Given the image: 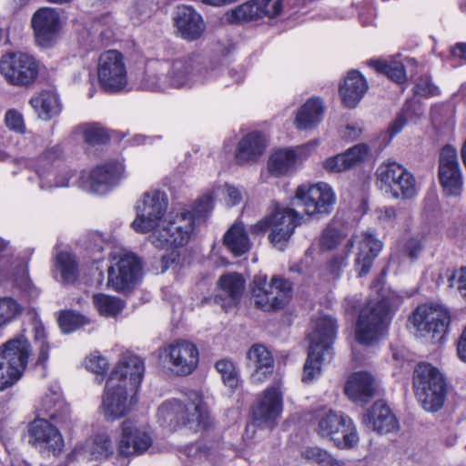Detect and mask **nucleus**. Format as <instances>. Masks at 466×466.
Instances as JSON below:
<instances>
[{
  "instance_id": "nucleus-31",
  "label": "nucleus",
  "mask_w": 466,
  "mask_h": 466,
  "mask_svg": "<svg viewBox=\"0 0 466 466\" xmlns=\"http://www.w3.org/2000/svg\"><path fill=\"white\" fill-rule=\"evenodd\" d=\"M366 427L379 433H389L398 426L396 417L382 400L376 401L362 418Z\"/></svg>"
},
{
  "instance_id": "nucleus-25",
  "label": "nucleus",
  "mask_w": 466,
  "mask_h": 466,
  "mask_svg": "<svg viewBox=\"0 0 466 466\" xmlns=\"http://www.w3.org/2000/svg\"><path fill=\"white\" fill-rule=\"evenodd\" d=\"M152 438L146 431L137 428L131 421L122 423V434L118 442V452L127 457L144 453L151 447Z\"/></svg>"
},
{
  "instance_id": "nucleus-2",
  "label": "nucleus",
  "mask_w": 466,
  "mask_h": 466,
  "mask_svg": "<svg viewBox=\"0 0 466 466\" xmlns=\"http://www.w3.org/2000/svg\"><path fill=\"white\" fill-rule=\"evenodd\" d=\"M338 325L335 319L329 316L319 318L313 330L309 334V348L303 367L302 381L311 383L321 374V364L325 354H331Z\"/></svg>"
},
{
  "instance_id": "nucleus-5",
  "label": "nucleus",
  "mask_w": 466,
  "mask_h": 466,
  "mask_svg": "<svg viewBox=\"0 0 466 466\" xmlns=\"http://www.w3.org/2000/svg\"><path fill=\"white\" fill-rule=\"evenodd\" d=\"M29 357L28 341L11 339L0 348V390L13 386L22 376Z\"/></svg>"
},
{
  "instance_id": "nucleus-32",
  "label": "nucleus",
  "mask_w": 466,
  "mask_h": 466,
  "mask_svg": "<svg viewBox=\"0 0 466 466\" xmlns=\"http://www.w3.org/2000/svg\"><path fill=\"white\" fill-rule=\"evenodd\" d=\"M102 407L105 418L107 420H115L124 417L129 410L127 387L119 385L109 389L107 380Z\"/></svg>"
},
{
  "instance_id": "nucleus-11",
  "label": "nucleus",
  "mask_w": 466,
  "mask_h": 466,
  "mask_svg": "<svg viewBox=\"0 0 466 466\" xmlns=\"http://www.w3.org/2000/svg\"><path fill=\"white\" fill-rule=\"evenodd\" d=\"M97 77L101 87L110 93L123 90L127 84L123 55L116 50H107L98 58Z\"/></svg>"
},
{
  "instance_id": "nucleus-1",
  "label": "nucleus",
  "mask_w": 466,
  "mask_h": 466,
  "mask_svg": "<svg viewBox=\"0 0 466 466\" xmlns=\"http://www.w3.org/2000/svg\"><path fill=\"white\" fill-rule=\"evenodd\" d=\"M187 400V405L177 400L164 401L157 409L158 422L171 431L182 426L193 431L208 428L210 418L202 395L198 391H190Z\"/></svg>"
},
{
  "instance_id": "nucleus-10",
  "label": "nucleus",
  "mask_w": 466,
  "mask_h": 466,
  "mask_svg": "<svg viewBox=\"0 0 466 466\" xmlns=\"http://www.w3.org/2000/svg\"><path fill=\"white\" fill-rule=\"evenodd\" d=\"M193 218L188 213L177 214L174 219L164 221L150 235V242L157 248L184 246L193 232Z\"/></svg>"
},
{
  "instance_id": "nucleus-3",
  "label": "nucleus",
  "mask_w": 466,
  "mask_h": 466,
  "mask_svg": "<svg viewBox=\"0 0 466 466\" xmlns=\"http://www.w3.org/2000/svg\"><path fill=\"white\" fill-rule=\"evenodd\" d=\"M413 389L425 410L436 412L442 408L447 396V382L438 368L427 362L419 363L413 371Z\"/></svg>"
},
{
  "instance_id": "nucleus-16",
  "label": "nucleus",
  "mask_w": 466,
  "mask_h": 466,
  "mask_svg": "<svg viewBox=\"0 0 466 466\" xmlns=\"http://www.w3.org/2000/svg\"><path fill=\"white\" fill-rule=\"evenodd\" d=\"M410 320L422 335H430L431 339L441 341L448 330L451 316L443 308L420 306L412 313Z\"/></svg>"
},
{
  "instance_id": "nucleus-54",
  "label": "nucleus",
  "mask_w": 466,
  "mask_h": 466,
  "mask_svg": "<svg viewBox=\"0 0 466 466\" xmlns=\"http://www.w3.org/2000/svg\"><path fill=\"white\" fill-rule=\"evenodd\" d=\"M217 370L221 374L224 383L231 389L238 385V374L234 363L227 359L220 360L216 363Z\"/></svg>"
},
{
  "instance_id": "nucleus-24",
  "label": "nucleus",
  "mask_w": 466,
  "mask_h": 466,
  "mask_svg": "<svg viewBox=\"0 0 466 466\" xmlns=\"http://www.w3.org/2000/svg\"><path fill=\"white\" fill-rule=\"evenodd\" d=\"M32 26L37 43L44 47L49 46L60 28L57 11L51 7L38 9L32 17Z\"/></svg>"
},
{
  "instance_id": "nucleus-17",
  "label": "nucleus",
  "mask_w": 466,
  "mask_h": 466,
  "mask_svg": "<svg viewBox=\"0 0 466 466\" xmlns=\"http://www.w3.org/2000/svg\"><path fill=\"white\" fill-rule=\"evenodd\" d=\"M438 177L443 193L457 197L462 192L463 178L456 149L446 145L439 156Z\"/></svg>"
},
{
  "instance_id": "nucleus-34",
  "label": "nucleus",
  "mask_w": 466,
  "mask_h": 466,
  "mask_svg": "<svg viewBox=\"0 0 466 466\" xmlns=\"http://www.w3.org/2000/svg\"><path fill=\"white\" fill-rule=\"evenodd\" d=\"M266 147V138L261 133H248L237 145L236 161L239 165L256 162L265 152Z\"/></svg>"
},
{
  "instance_id": "nucleus-47",
  "label": "nucleus",
  "mask_w": 466,
  "mask_h": 466,
  "mask_svg": "<svg viewBox=\"0 0 466 466\" xmlns=\"http://www.w3.org/2000/svg\"><path fill=\"white\" fill-rule=\"evenodd\" d=\"M93 302L99 313L106 317H115L124 308L120 299L106 294H95Z\"/></svg>"
},
{
  "instance_id": "nucleus-7",
  "label": "nucleus",
  "mask_w": 466,
  "mask_h": 466,
  "mask_svg": "<svg viewBox=\"0 0 466 466\" xmlns=\"http://www.w3.org/2000/svg\"><path fill=\"white\" fill-rule=\"evenodd\" d=\"M390 322V305L386 299L368 303L360 312L356 338L361 344L377 340Z\"/></svg>"
},
{
  "instance_id": "nucleus-48",
  "label": "nucleus",
  "mask_w": 466,
  "mask_h": 466,
  "mask_svg": "<svg viewBox=\"0 0 466 466\" xmlns=\"http://www.w3.org/2000/svg\"><path fill=\"white\" fill-rule=\"evenodd\" d=\"M405 167L396 162H384L380 164L375 173L377 180L380 182L387 189L403 174Z\"/></svg>"
},
{
  "instance_id": "nucleus-63",
  "label": "nucleus",
  "mask_w": 466,
  "mask_h": 466,
  "mask_svg": "<svg viewBox=\"0 0 466 466\" xmlns=\"http://www.w3.org/2000/svg\"><path fill=\"white\" fill-rule=\"evenodd\" d=\"M323 167L329 172H342L349 169L342 154L326 159Z\"/></svg>"
},
{
  "instance_id": "nucleus-56",
  "label": "nucleus",
  "mask_w": 466,
  "mask_h": 466,
  "mask_svg": "<svg viewBox=\"0 0 466 466\" xmlns=\"http://www.w3.org/2000/svg\"><path fill=\"white\" fill-rule=\"evenodd\" d=\"M212 198L209 196H204L197 200L193 208V211H187L193 218V222L196 218H204L212 210Z\"/></svg>"
},
{
  "instance_id": "nucleus-61",
  "label": "nucleus",
  "mask_w": 466,
  "mask_h": 466,
  "mask_svg": "<svg viewBox=\"0 0 466 466\" xmlns=\"http://www.w3.org/2000/svg\"><path fill=\"white\" fill-rule=\"evenodd\" d=\"M144 85L147 88L153 91H164L170 86L168 85V78L166 76H158L155 74H147Z\"/></svg>"
},
{
  "instance_id": "nucleus-57",
  "label": "nucleus",
  "mask_w": 466,
  "mask_h": 466,
  "mask_svg": "<svg viewBox=\"0 0 466 466\" xmlns=\"http://www.w3.org/2000/svg\"><path fill=\"white\" fill-rule=\"evenodd\" d=\"M5 122L6 127L19 134L25 132V126L21 113L15 109H10L5 113Z\"/></svg>"
},
{
  "instance_id": "nucleus-14",
  "label": "nucleus",
  "mask_w": 466,
  "mask_h": 466,
  "mask_svg": "<svg viewBox=\"0 0 466 466\" xmlns=\"http://www.w3.org/2000/svg\"><path fill=\"white\" fill-rule=\"evenodd\" d=\"M295 197L310 217L329 214L336 202L332 188L324 182L299 186Z\"/></svg>"
},
{
  "instance_id": "nucleus-8",
  "label": "nucleus",
  "mask_w": 466,
  "mask_h": 466,
  "mask_svg": "<svg viewBox=\"0 0 466 466\" xmlns=\"http://www.w3.org/2000/svg\"><path fill=\"white\" fill-rule=\"evenodd\" d=\"M63 151L60 146L45 150L39 157L35 172L41 189L67 187L74 176L73 171L63 164Z\"/></svg>"
},
{
  "instance_id": "nucleus-59",
  "label": "nucleus",
  "mask_w": 466,
  "mask_h": 466,
  "mask_svg": "<svg viewBox=\"0 0 466 466\" xmlns=\"http://www.w3.org/2000/svg\"><path fill=\"white\" fill-rule=\"evenodd\" d=\"M35 339L39 344L38 362L43 363L48 359L49 346L46 341V332L42 324H36L35 326Z\"/></svg>"
},
{
  "instance_id": "nucleus-18",
  "label": "nucleus",
  "mask_w": 466,
  "mask_h": 466,
  "mask_svg": "<svg viewBox=\"0 0 466 466\" xmlns=\"http://www.w3.org/2000/svg\"><path fill=\"white\" fill-rule=\"evenodd\" d=\"M142 277V264L134 254L123 255L108 268L107 285L117 292L132 289Z\"/></svg>"
},
{
  "instance_id": "nucleus-26",
  "label": "nucleus",
  "mask_w": 466,
  "mask_h": 466,
  "mask_svg": "<svg viewBox=\"0 0 466 466\" xmlns=\"http://www.w3.org/2000/svg\"><path fill=\"white\" fill-rule=\"evenodd\" d=\"M302 216L295 209L274 204L272 210L258 223L250 228L253 234L262 233L269 228V227H279L285 228L286 227L292 230L300 225Z\"/></svg>"
},
{
  "instance_id": "nucleus-35",
  "label": "nucleus",
  "mask_w": 466,
  "mask_h": 466,
  "mask_svg": "<svg viewBox=\"0 0 466 466\" xmlns=\"http://www.w3.org/2000/svg\"><path fill=\"white\" fill-rule=\"evenodd\" d=\"M368 90V83L358 70H351L339 86V94L343 104L349 107H355Z\"/></svg>"
},
{
  "instance_id": "nucleus-52",
  "label": "nucleus",
  "mask_w": 466,
  "mask_h": 466,
  "mask_svg": "<svg viewBox=\"0 0 466 466\" xmlns=\"http://www.w3.org/2000/svg\"><path fill=\"white\" fill-rule=\"evenodd\" d=\"M58 323L64 333H69L85 325L86 321L84 316L71 310H66L60 313Z\"/></svg>"
},
{
  "instance_id": "nucleus-42",
  "label": "nucleus",
  "mask_w": 466,
  "mask_h": 466,
  "mask_svg": "<svg viewBox=\"0 0 466 466\" xmlns=\"http://www.w3.org/2000/svg\"><path fill=\"white\" fill-rule=\"evenodd\" d=\"M31 106L38 113L40 118L48 120L59 115L61 104L56 94L49 91L42 92L30 99Z\"/></svg>"
},
{
  "instance_id": "nucleus-50",
  "label": "nucleus",
  "mask_w": 466,
  "mask_h": 466,
  "mask_svg": "<svg viewBox=\"0 0 466 466\" xmlns=\"http://www.w3.org/2000/svg\"><path fill=\"white\" fill-rule=\"evenodd\" d=\"M304 456L307 460L314 461L319 466H343L340 461L318 447L308 448L304 451Z\"/></svg>"
},
{
  "instance_id": "nucleus-9",
  "label": "nucleus",
  "mask_w": 466,
  "mask_h": 466,
  "mask_svg": "<svg viewBox=\"0 0 466 466\" xmlns=\"http://www.w3.org/2000/svg\"><path fill=\"white\" fill-rule=\"evenodd\" d=\"M136 208L137 218L132 222L133 228L138 233L155 230L167 212V196L158 190L146 192L143 198L137 201Z\"/></svg>"
},
{
  "instance_id": "nucleus-43",
  "label": "nucleus",
  "mask_w": 466,
  "mask_h": 466,
  "mask_svg": "<svg viewBox=\"0 0 466 466\" xmlns=\"http://www.w3.org/2000/svg\"><path fill=\"white\" fill-rule=\"evenodd\" d=\"M348 234L344 227L335 221L329 222L322 230L319 238V245L321 250H332L339 247L347 238Z\"/></svg>"
},
{
  "instance_id": "nucleus-46",
  "label": "nucleus",
  "mask_w": 466,
  "mask_h": 466,
  "mask_svg": "<svg viewBox=\"0 0 466 466\" xmlns=\"http://www.w3.org/2000/svg\"><path fill=\"white\" fill-rule=\"evenodd\" d=\"M370 65L396 83H402L406 78L405 67L400 61L371 60Z\"/></svg>"
},
{
  "instance_id": "nucleus-28",
  "label": "nucleus",
  "mask_w": 466,
  "mask_h": 466,
  "mask_svg": "<svg viewBox=\"0 0 466 466\" xmlns=\"http://www.w3.org/2000/svg\"><path fill=\"white\" fill-rule=\"evenodd\" d=\"M167 78H168V85L177 88L191 87L194 84L204 81L201 72L196 71V61L191 56L174 60Z\"/></svg>"
},
{
  "instance_id": "nucleus-30",
  "label": "nucleus",
  "mask_w": 466,
  "mask_h": 466,
  "mask_svg": "<svg viewBox=\"0 0 466 466\" xmlns=\"http://www.w3.org/2000/svg\"><path fill=\"white\" fill-rule=\"evenodd\" d=\"M37 411L39 416H46L49 420L58 424L67 425L70 422L69 407L58 390L50 389L45 394L37 408Z\"/></svg>"
},
{
  "instance_id": "nucleus-45",
  "label": "nucleus",
  "mask_w": 466,
  "mask_h": 466,
  "mask_svg": "<svg viewBox=\"0 0 466 466\" xmlns=\"http://www.w3.org/2000/svg\"><path fill=\"white\" fill-rule=\"evenodd\" d=\"M423 113L421 106L415 102H407L400 114L396 116L395 120L390 126L389 132L390 136H395L400 133L408 120L419 118Z\"/></svg>"
},
{
  "instance_id": "nucleus-38",
  "label": "nucleus",
  "mask_w": 466,
  "mask_h": 466,
  "mask_svg": "<svg viewBox=\"0 0 466 466\" xmlns=\"http://www.w3.org/2000/svg\"><path fill=\"white\" fill-rule=\"evenodd\" d=\"M54 276L64 285L74 283L78 278V265L73 254L61 251L55 257Z\"/></svg>"
},
{
  "instance_id": "nucleus-29",
  "label": "nucleus",
  "mask_w": 466,
  "mask_h": 466,
  "mask_svg": "<svg viewBox=\"0 0 466 466\" xmlns=\"http://www.w3.org/2000/svg\"><path fill=\"white\" fill-rule=\"evenodd\" d=\"M248 365L253 369L251 380L253 383L265 381L274 370V359L271 352L263 345L254 344L247 352Z\"/></svg>"
},
{
  "instance_id": "nucleus-44",
  "label": "nucleus",
  "mask_w": 466,
  "mask_h": 466,
  "mask_svg": "<svg viewBox=\"0 0 466 466\" xmlns=\"http://www.w3.org/2000/svg\"><path fill=\"white\" fill-rule=\"evenodd\" d=\"M388 189L395 198L411 199L418 194L415 177L406 168Z\"/></svg>"
},
{
  "instance_id": "nucleus-62",
  "label": "nucleus",
  "mask_w": 466,
  "mask_h": 466,
  "mask_svg": "<svg viewBox=\"0 0 466 466\" xmlns=\"http://www.w3.org/2000/svg\"><path fill=\"white\" fill-rule=\"evenodd\" d=\"M180 255L177 250H172L166 255H163L156 268L159 270L161 273L166 272L168 268L173 266H177L179 263Z\"/></svg>"
},
{
  "instance_id": "nucleus-22",
  "label": "nucleus",
  "mask_w": 466,
  "mask_h": 466,
  "mask_svg": "<svg viewBox=\"0 0 466 466\" xmlns=\"http://www.w3.org/2000/svg\"><path fill=\"white\" fill-rule=\"evenodd\" d=\"M29 442L40 449H46L58 454L64 448V440L57 430L47 419H36L29 424Z\"/></svg>"
},
{
  "instance_id": "nucleus-12",
  "label": "nucleus",
  "mask_w": 466,
  "mask_h": 466,
  "mask_svg": "<svg viewBox=\"0 0 466 466\" xmlns=\"http://www.w3.org/2000/svg\"><path fill=\"white\" fill-rule=\"evenodd\" d=\"M283 410V393L281 382L276 381L268 386L257 398L251 408L253 424L261 428H271Z\"/></svg>"
},
{
  "instance_id": "nucleus-13",
  "label": "nucleus",
  "mask_w": 466,
  "mask_h": 466,
  "mask_svg": "<svg viewBox=\"0 0 466 466\" xmlns=\"http://www.w3.org/2000/svg\"><path fill=\"white\" fill-rule=\"evenodd\" d=\"M318 433L323 438H330L340 448H351L359 441L352 420L333 411L319 418Z\"/></svg>"
},
{
  "instance_id": "nucleus-20",
  "label": "nucleus",
  "mask_w": 466,
  "mask_h": 466,
  "mask_svg": "<svg viewBox=\"0 0 466 466\" xmlns=\"http://www.w3.org/2000/svg\"><path fill=\"white\" fill-rule=\"evenodd\" d=\"M282 0H249L236 6L228 14V21L241 24L261 19L273 18L282 11Z\"/></svg>"
},
{
  "instance_id": "nucleus-49",
  "label": "nucleus",
  "mask_w": 466,
  "mask_h": 466,
  "mask_svg": "<svg viewBox=\"0 0 466 466\" xmlns=\"http://www.w3.org/2000/svg\"><path fill=\"white\" fill-rule=\"evenodd\" d=\"M79 128L83 131L85 141L90 145L105 144L109 140L106 129L96 123L86 124Z\"/></svg>"
},
{
  "instance_id": "nucleus-23",
  "label": "nucleus",
  "mask_w": 466,
  "mask_h": 466,
  "mask_svg": "<svg viewBox=\"0 0 466 466\" xmlns=\"http://www.w3.org/2000/svg\"><path fill=\"white\" fill-rule=\"evenodd\" d=\"M173 22L177 34L187 41L198 39L206 29L202 15L189 5L177 6Z\"/></svg>"
},
{
  "instance_id": "nucleus-41",
  "label": "nucleus",
  "mask_w": 466,
  "mask_h": 466,
  "mask_svg": "<svg viewBox=\"0 0 466 466\" xmlns=\"http://www.w3.org/2000/svg\"><path fill=\"white\" fill-rule=\"evenodd\" d=\"M297 156L292 149H279L268 161V168L275 177H282L295 169Z\"/></svg>"
},
{
  "instance_id": "nucleus-19",
  "label": "nucleus",
  "mask_w": 466,
  "mask_h": 466,
  "mask_svg": "<svg viewBox=\"0 0 466 466\" xmlns=\"http://www.w3.org/2000/svg\"><path fill=\"white\" fill-rule=\"evenodd\" d=\"M144 372L143 360L131 352H125L107 380L108 387L111 389L122 385L136 391L143 380Z\"/></svg>"
},
{
  "instance_id": "nucleus-33",
  "label": "nucleus",
  "mask_w": 466,
  "mask_h": 466,
  "mask_svg": "<svg viewBox=\"0 0 466 466\" xmlns=\"http://www.w3.org/2000/svg\"><path fill=\"white\" fill-rule=\"evenodd\" d=\"M375 390V379L365 371L353 373L345 386L348 397L357 403H367L373 397Z\"/></svg>"
},
{
  "instance_id": "nucleus-40",
  "label": "nucleus",
  "mask_w": 466,
  "mask_h": 466,
  "mask_svg": "<svg viewBox=\"0 0 466 466\" xmlns=\"http://www.w3.org/2000/svg\"><path fill=\"white\" fill-rule=\"evenodd\" d=\"M115 446L110 437L97 433L88 440L84 446V452L90 460H105L114 454Z\"/></svg>"
},
{
  "instance_id": "nucleus-15",
  "label": "nucleus",
  "mask_w": 466,
  "mask_h": 466,
  "mask_svg": "<svg viewBox=\"0 0 466 466\" xmlns=\"http://www.w3.org/2000/svg\"><path fill=\"white\" fill-rule=\"evenodd\" d=\"M125 168L119 161H108L90 172H82L80 187L90 193L105 194L124 177Z\"/></svg>"
},
{
  "instance_id": "nucleus-37",
  "label": "nucleus",
  "mask_w": 466,
  "mask_h": 466,
  "mask_svg": "<svg viewBox=\"0 0 466 466\" xmlns=\"http://www.w3.org/2000/svg\"><path fill=\"white\" fill-rule=\"evenodd\" d=\"M324 106L318 97L309 98L297 112L294 124L300 130H307L317 126L323 116Z\"/></svg>"
},
{
  "instance_id": "nucleus-6",
  "label": "nucleus",
  "mask_w": 466,
  "mask_h": 466,
  "mask_svg": "<svg viewBox=\"0 0 466 466\" xmlns=\"http://www.w3.org/2000/svg\"><path fill=\"white\" fill-rule=\"evenodd\" d=\"M0 74L11 86L29 87L38 77L39 64L33 56L26 53H7L0 59Z\"/></svg>"
},
{
  "instance_id": "nucleus-21",
  "label": "nucleus",
  "mask_w": 466,
  "mask_h": 466,
  "mask_svg": "<svg viewBox=\"0 0 466 466\" xmlns=\"http://www.w3.org/2000/svg\"><path fill=\"white\" fill-rule=\"evenodd\" d=\"M166 358L177 375L187 376L197 368L199 354L197 346L187 340H178L165 348Z\"/></svg>"
},
{
  "instance_id": "nucleus-27",
  "label": "nucleus",
  "mask_w": 466,
  "mask_h": 466,
  "mask_svg": "<svg viewBox=\"0 0 466 466\" xmlns=\"http://www.w3.org/2000/svg\"><path fill=\"white\" fill-rule=\"evenodd\" d=\"M246 281L238 273H228L219 278L218 286L219 293L215 296V302L221 305L225 311L236 307L245 290Z\"/></svg>"
},
{
  "instance_id": "nucleus-60",
  "label": "nucleus",
  "mask_w": 466,
  "mask_h": 466,
  "mask_svg": "<svg viewBox=\"0 0 466 466\" xmlns=\"http://www.w3.org/2000/svg\"><path fill=\"white\" fill-rule=\"evenodd\" d=\"M86 367L90 371L102 375L107 371L109 364L106 358L94 354L86 360Z\"/></svg>"
},
{
  "instance_id": "nucleus-36",
  "label": "nucleus",
  "mask_w": 466,
  "mask_h": 466,
  "mask_svg": "<svg viewBox=\"0 0 466 466\" xmlns=\"http://www.w3.org/2000/svg\"><path fill=\"white\" fill-rule=\"evenodd\" d=\"M381 248V242L371 234L365 233L362 236L355 262L360 277L366 275L370 271L373 260L379 255Z\"/></svg>"
},
{
  "instance_id": "nucleus-4",
  "label": "nucleus",
  "mask_w": 466,
  "mask_h": 466,
  "mask_svg": "<svg viewBox=\"0 0 466 466\" xmlns=\"http://www.w3.org/2000/svg\"><path fill=\"white\" fill-rule=\"evenodd\" d=\"M292 289V282L279 276H273L268 282L266 275H256L251 283L255 306L268 312L283 309L289 302Z\"/></svg>"
},
{
  "instance_id": "nucleus-53",
  "label": "nucleus",
  "mask_w": 466,
  "mask_h": 466,
  "mask_svg": "<svg viewBox=\"0 0 466 466\" xmlns=\"http://www.w3.org/2000/svg\"><path fill=\"white\" fill-rule=\"evenodd\" d=\"M271 231L268 235V240L272 244V246L279 251H284L291 238L295 230H292L290 227L288 228H279V227H269Z\"/></svg>"
},
{
  "instance_id": "nucleus-55",
  "label": "nucleus",
  "mask_w": 466,
  "mask_h": 466,
  "mask_svg": "<svg viewBox=\"0 0 466 466\" xmlns=\"http://www.w3.org/2000/svg\"><path fill=\"white\" fill-rule=\"evenodd\" d=\"M22 311L21 306L11 298L0 299V326L14 319Z\"/></svg>"
},
{
  "instance_id": "nucleus-58",
  "label": "nucleus",
  "mask_w": 466,
  "mask_h": 466,
  "mask_svg": "<svg viewBox=\"0 0 466 466\" xmlns=\"http://www.w3.org/2000/svg\"><path fill=\"white\" fill-rule=\"evenodd\" d=\"M414 92L418 96H431L439 93L438 87L433 85L431 79L427 76H422L418 78L415 86Z\"/></svg>"
},
{
  "instance_id": "nucleus-39",
  "label": "nucleus",
  "mask_w": 466,
  "mask_h": 466,
  "mask_svg": "<svg viewBox=\"0 0 466 466\" xmlns=\"http://www.w3.org/2000/svg\"><path fill=\"white\" fill-rule=\"evenodd\" d=\"M223 242L236 257L242 256L250 248L248 235L242 223L233 224L226 232Z\"/></svg>"
},
{
  "instance_id": "nucleus-51",
  "label": "nucleus",
  "mask_w": 466,
  "mask_h": 466,
  "mask_svg": "<svg viewBox=\"0 0 466 466\" xmlns=\"http://www.w3.org/2000/svg\"><path fill=\"white\" fill-rule=\"evenodd\" d=\"M370 154V147L367 144L360 143L342 153L344 160L350 168L361 165Z\"/></svg>"
},
{
  "instance_id": "nucleus-64",
  "label": "nucleus",
  "mask_w": 466,
  "mask_h": 466,
  "mask_svg": "<svg viewBox=\"0 0 466 466\" xmlns=\"http://www.w3.org/2000/svg\"><path fill=\"white\" fill-rule=\"evenodd\" d=\"M457 353L460 360L466 362V326L458 340Z\"/></svg>"
}]
</instances>
